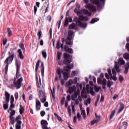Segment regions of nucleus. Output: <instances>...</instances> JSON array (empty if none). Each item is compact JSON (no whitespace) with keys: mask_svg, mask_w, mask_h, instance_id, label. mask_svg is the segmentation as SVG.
Wrapping results in <instances>:
<instances>
[{"mask_svg":"<svg viewBox=\"0 0 129 129\" xmlns=\"http://www.w3.org/2000/svg\"><path fill=\"white\" fill-rule=\"evenodd\" d=\"M79 89H82V84H77V87L75 85L70 87L67 91V93H69V94H71L74 92L73 95L72 96V100H75V104L79 103L78 100H75L77 98V96L80 94V90Z\"/></svg>","mask_w":129,"mask_h":129,"instance_id":"obj_1","label":"nucleus"},{"mask_svg":"<svg viewBox=\"0 0 129 129\" xmlns=\"http://www.w3.org/2000/svg\"><path fill=\"white\" fill-rule=\"evenodd\" d=\"M70 69H73V64H71L69 66L64 67L63 68V70H61L60 68H57L56 72L58 74L59 79L61 80V78H62V75H61V74L62 73L63 76L64 80H68V79L69 78V74L67 72L69 71Z\"/></svg>","mask_w":129,"mask_h":129,"instance_id":"obj_2","label":"nucleus"},{"mask_svg":"<svg viewBox=\"0 0 129 129\" xmlns=\"http://www.w3.org/2000/svg\"><path fill=\"white\" fill-rule=\"evenodd\" d=\"M17 79H18L17 80ZM22 82H23V77L20 73H16V79H14V86L16 87L17 89L21 88L22 86Z\"/></svg>","mask_w":129,"mask_h":129,"instance_id":"obj_3","label":"nucleus"},{"mask_svg":"<svg viewBox=\"0 0 129 129\" xmlns=\"http://www.w3.org/2000/svg\"><path fill=\"white\" fill-rule=\"evenodd\" d=\"M9 53L10 54V56L5 60L4 63L6 64L5 67V73L7 74L8 73V70L9 69V64H11L13 62L14 60V56L15 53L14 52H9Z\"/></svg>","mask_w":129,"mask_h":129,"instance_id":"obj_4","label":"nucleus"},{"mask_svg":"<svg viewBox=\"0 0 129 129\" xmlns=\"http://www.w3.org/2000/svg\"><path fill=\"white\" fill-rule=\"evenodd\" d=\"M85 17H76L74 19V21L76 22L77 26H79L81 28H86V24L82 23V21H87V19H85Z\"/></svg>","mask_w":129,"mask_h":129,"instance_id":"obj_5","label":"nucleus"},{"mask_svg":"<svg viewBox=\"0 0 129 129\" xmlns=\"http://www.w3.org/2000/svg\"><path fill=\"white\" fill-rule=\"evenodd\" d=\"M91 4H93L95 6H97L98 9H100L104 6L105 4V0H90Z\"/></svg>","mask_w":129,"mask_h":129,"instance_id":"obj_6","label":"nucleus"},{"mask_svg":"<svg viewBox=\"0 0 129 129\" xmlns=\"http://www.w3.org/2000/svg\"><path fill=\"white\" fill-rule=\"evenodd\" d=\"M108 73L110 77V79L111 80H114V81H116L117 80V78L116 77V72L114 69H112V73L111 74V70L110 69H108L107 70Z\"/></svg>","mask_w":129,"mask_h":129,"instance_id":"obj_7","label":"nucleus"},{"mask_svg":"<svg viewBox=\"0 0 129 129\" xmlns=\"http://www.w3.org/2000/svg\"><path fill=\"white\" fill-rule=\"evenodd\" d=\"M64 60L63 61V64H69L71 62V59L70 58V55L67 53L63 54Z\"/></svg>","mask_w":129,"mask_h":129,"instance_id":"obj_8","label":"nucleus"},{"mask_svg":"<svg viewBox=\"0 0 129 129\" xmlns=\"http://www.w3.org/2000/svg\"><path fill=\"white\" fill-rule=\"evenodd\" d=\"M85 8L87 10H89V11H90V13H91V12H96V7L91 5L90 4H86Z\"/></svg>","mask_w":129,"mask_h":129,"instance_id":"obj_9","label":"nucleus"},{"mask_svg":"<svg viewBox=\"0 0 129 129\" xmlns=\"http://www.w3.org/2000/svg\"><path fill=\"white\" fill-rule=\"evenodd\" d=\"M39 98L41 101V102H45L46 101V95H45V93L43 92L42 90H40L39 92Z\"/></svg>","mask_w":129,"mask_h":129,"instance_id":"obj_10","label":"nucleus"},{"mask_svg":"<svg viewBox=\"0 0 129 129\" xmlns=\"http://www.w3.org/2000/svg\"><path fill=\"white\" fill-rule=\"evenodd\" d=\"M86 89L88 92V93H90L91 95L94 96L95 95V93L93 91V87H90L89 88V85H87L86 87Z\"/></svg>","mask_w":129,"mask_h":129,"instance_id":"obj_11","label":"nucleus"},{"mask_svg":"<svg viewBox=\"0 0 129 129\" xmlns=\"http://www.w3.org/2000/svg\"><path fill=\"white\" fill-rule=\"evenodd\" d=\"M96 118L91 121V125H93V124H95V123H97L99 121H100V116L96 114L95 113Z\"/></svg>","mask_w":129,"mask_h":129,"instance_id":"obj_12","label":"nucleus"},{"mask_svg":"<svg viewBox=\"0 0 129 129\" xmlns=\"http://www.w3.org/2000/svg\"><path fill=\"white\" fill-rule=\"evenodd\" d=\"M36 80L37 83L38 90H39V89L43 88V85H42V83H41V78L39 77L38 81V76H37V75H36Z\"/></svg>","mask_w":129,"mask_h":129,"instance_id":"obj_13","label":"nucleus"},{"mask_svg":"<svg viewBox=\"0 0 129 129\" xmlns=\"http://www.w3.org/2000/svg\"><path fill=\"white\" fill-rule=\"evenodd\" d=\"M10 100L11 104L10 106V109H13V108H15V104H14V102L15 101V98H14V96L13 95L11 96Z\"/></svg>","mask_w":129,"mask_h":129,"instance_id":"obj_14","label":"nucleus"},{"mask_svg":"<svg viewBox=\"0 0 129 129\" xmlns=\"http://www.w3.org/2000/svg\"><path fill=\"white\" fill-rule=\"evenodd\" d=\"M64 39L63 38L62 39V44L61 45L60 43V40H58L57 41V45H56V49H57V50H58V49H60V48H61V49H64Z\"/></svg>","mask_w":129,"mask_h":129,"instance_id":"obj_15","label":"nucleus"},{"mask_svg":"<svg viewBox=\"0 0 129 129\" xmlns=\"http://www.w3.org/2000/svg\"><path fill=\"white\" fill-rule=\"evenodd\" d=\"M91 12H89L86 9H83L81 11V15H86V16H91Z\"/></svg>","mask_w":129,"mask_h":129,"instance_id":"obj_16","label":"nucleus"},{"mask_svg":"<svg viewBox=\"0 0 129 129\" xmlns=\"http://www.w3.org/2000/svg\"><path fill=\"white\" fill-rule=\"evenodd\" d=\"M41 108V102L37 99H36V109L37 110H40Z\"/></svg>","mask_w":129,"mask_h":129,"instance_id":"obj_17","label":"nucleus"},{"mask_svg":"<svg viewBox=\"0 0 129 129\" xmlns=\"http://www.w3.org/2000/svg\"><path fill=\"white\" fill-rule=\"evenodd\" d=\"M5 98H6V101L7 102V103H9L10 102V96H11V94H9V92L5 91Z\"/></svg>","mask_w":129,"mask_h":129,"instance_id":"obj_18","label":"nucleus"},{"mask_svg":"<svg viewBox=\"0 0 129 129\" xmlns=\"http://www.w3.org/2000/svg\"><path fill=\"white\" fill-rule=\"evenodd\" d=\"M114 69L117 73H119L120 71H121V70L119 69V66H118V63H117V62L116 61L114 62Z\"/></svg>","mask_w":129,"mask_h":129,"instance_id":"obj_19","label":"nucleus"},{"mask_svg":"<svg viewBox=\"0 0 129 129\" xmlns=\"http://www.w3.org/2000/svg\"><path fill=\"white\" fill-rule=\"evenodd\" d=\"M127 122H123L121 123V125L120 126L119 129H126L127 127Z\"/></svg>","mask_w":129,"mask_h":129,"instance_id":"obj_20","label":"nucleus"},{"mask_svg":"<svg viewBox=\"0 0 129 129\" xmlns=\"http://www.w3.org/2000/svg\"><path fill=\"white\" fill-rule=\"evenodd\" d=\"M73 34H74L73 31L70 30L69 31L68 39L69 40V41H70V40H72V38L73 37Z\"/></svg>","mask_w":129,"mask_h":129,"instance_id":"obj_21","label":"nucleus"},{"mask_svg":"<svg viewBox=\"0 0 129 129\" xmlns=\"http://www.w3.org/2000/svg\"><path fill=\"white\" fill-rule=\"evenodd\" d=\"M80 110L81 111V114L83 116V117H84V119H86V113L84 109H83V108L80 107Z\"/></svg>","mask_w":129,"mask_h":129,"instance_id":"obj_22","label":"nucleus"},{"mask_svg":"<svg viewBox=\"0 0 129 129\" xmlns=\"http://www.w3.org/2000/svg\"><path fill=\"white\" fill-rule=\"evenodd\" d=\"M64 51L66 52H69V53H70L71 54H72L73 53V50L67 46V45L64 46Z\"/></svg>","mask_w":129,"mask_h":129,"instance_id":"obj_23","label":"nucleus"},{"mask_svg":"<svg viewBox=\"0 0 129 129\" xmlns=\"http://www.w3.org/2000/svg\"><path fill=\"white\" fill-rule=\"evenodd\" d=\"M18 57L20 58L22 60L24 59V55L23 54V52H22V50L19 49H18Z\"/></svg>","mask_w":129,"mask_h":129,"instance_id":"obj_24","label":"nucleus"},{"mask_svg":"<svg viewBox=\"0 0 129 129\" xmlns=\"http://www.w3.org/2000/svg\"><path fill=\"white\" fill-rule=\"evenodd\" d=\"M118 63L119 65H120L121 66L125 64V61H124V60H123V58L122 57H120L118 60Z\"/></svg>","mask_w":129,"mask_h":129,"instance_id":"obj_25","label":"nucleus"},{"mask_svg":"<svg viewBox=\"0 0 129 129\" xmlns=\"http://www.w3.org/2000/svg\"><path fill=\"white\" fill-rule=\"evenodd\" d=\"M21 63V61L16 60V65L17 66V72L16 73H20L19 72V70H20V64Z\"/></svg>","mask_w":129,"mask_h":129,"instance_id":"obj_26","label":"nucleus"},{"mask_svg":"<svg viewBox=\"0 0 129 129\" xmlns=\"http://www.w3.org/2000/svg\"><path fill=\"white\" fill-rule=\"evenodd\" d=\"M71 22H72V18L71 17H67L66 19L64 26H67V25H68V23H71Z\"/></svg>","mask_w":129,"mask_h":129,"instance_id":"obj_27","label":"nucleus"},{"mask_svg":"<svg viewBox=\"0 0 129 129\" xmlns=\"http://www.w3.org/2000/svg\"><path fill=\"white\" fill-rule=\"evenodd\" d=\"M123 108H124V105L122 104V103H120V105L118 109V113L121 112V111L123 110Z\"/></svg>","mask_w":129,"mask_h":129,"instance_id":"obj_28","label":"nucleus"},{"mask_svg":"<svg viewBox=\"0 0 129 129\" xmlns=\"http://www.w3.org/2000/svg\"><path fill=\"white\" fill-rule=\"evenodd\" d=\"M21 119H22V117L21 116V115H18L15 119L16 123H22V121H21Z\"/></svg>","mask_w":129,"mask_h":129,"instance_id":"obj_29","label":"nucleus"},{"mask_svg":"<svg viewBox=\"0 0 129 129\" xmlns=\"http://www.w3.org/2000/svg\"><path fill=\"white\" fill-rule=\"evenodd\" d=\"M19 110L20 114H23L25 112V108H24V107L22 105H20Z\"/></svg>","mask_w":129,"mask_h":129,"instance_id":"obj_30","label":"nucleus"},{"mask_svg":"<svg viewBox=\"0 0 129 129\" xmlns=\"http://www.w3.org/2000/svg\"><path fill=\"white\" fill-rule=\"evenodd\" d=\"M90 102H91V99H90V98H89L87 100L84 101V104L85 105L87 106V105H88V104H89Z\"/></svg>","mask_w":129,"mask_h":129,"instance_id":"obj_31","label":"nucleus"},{"mask_svg":"<svg viewBox=\"0 0 129 129\" xmlns=\"http://www.w3.org/2000/svg\"><path fill=\"white\" fill-rule=\"evenodd\" d=\"M123 58L127 61L129 60V54L127 53H125L123 54Z\"/></svg>","mask_w":129,"mask_h":129,"instance_id":"obj_32","label":"nucleus"},{"mask_svg":"<svg viewBox=\"0 0 129 129\" xmlns=\"http://www.w3.org/2000/svg\"><path fill=\"white\" fill-rule=\"evenodd\" d=\"M69 29L75 30L76 29V25H75L74 23H72L71 25L69 26Z\"/></svg>","mask_w":129,"mask_h":129,"instance_id":"obj_33","label":"nucleus"},{"mask_svg":"<svg viewBox=\"0 0 129 129\" xmlns=\"http://www.w3.org/2000/svg\"><path fill=\"white\" fill-rule=\"evenodd\" d=\"M41 73L42 76H44V63L41 62Z\"/></svg>","mask_w":129,"mask_h":129,"instance_id":"obj_34","label":"nucleus"},{"mask_svg":"<svg viewBox=\"0 0 129 129\" xmlns=\"http://www.w3.org/2000/svg\"><path fill=\"white\" fill-rule=\"evenodd\" d=\"M99 21V18H95L93 19L90 22L91 24H94V23H96V22H98Z\"/></svg>","mask_w":129,"mask_h":129,"instance_id":"obj_35","label":"nucleus"},{"mask_svg":"<svg viewBox=\"0 0 129 129\" xmlns=\"http://www.w3.org/2000/svg\"><path fill=\"white\" fill-rule=\"evenodd\" d=\"M61 55H62V53L57 51V58L56 60H60V58H61Z\"/></svg>","mask_w":129,"mask_h":129,"instance_id":"obj_36","label":"nucleus"},{"mask_svg":"<svg viewBox=\"0 0 129 129\" xmlns=\"http://www.w3.org/2000/svg\"><path fill=\"white\" fill-rule=\"evenodd\" d=\"M21 124H22V123H16L15 125V128L16 129H21Z\"/></svg>","mask_w":129,"mask_h":129,"instance_id":"obj_37","label":"nucleus"},{"mask_svg":"<svg viewBox=\"0 0 129 129\" xmlns=\"http://www.w3.org/2000/svg\"><path fill=\"white\" fill-rule=\"evenodd\" d=\"M81 95L82 97H83V98H87V95L86 94V93L84 92H83V91H82L81 92Z\"/></svg>","mask_w":129,"mask_h":129,"instance_id":"obj_38","label":"nucleus"},{"mask_svg":"<svg viewBox=\"0 0 129 129\" xmlns=\"http://www.w3.org/2000/svg\"><path fill=\"white\" fill-rule=\"evenodd\" d=\"M10 119L11 123L14 124L15 123V119H14V116H10Z\"/></svg>","mask_w":129,"mask_h":129,"instance_id":"obj_39","label":"nucleus"},{"mask_svg":"<svg viewBox=\"0 0 129 129\" xmlns=\"http://www.w3.org/2000/svg\"><path fill=\"white\" fill-rule=\"evenodd\" d=\"M101 89V87H97V86L95 85L94 86V89H95V91H96V92H98V91H99V90H100V89Z\"/></svg>","mask_w":129,"mask_h":129,"instance_id":"obj_40","label":"nucleus"},{"mask_svg":"<svg viewBox=\"0 0 129 129\" xmlns=\"http://www.w3.org/2000/svg\"><path fill=\"white\" fill-rule=\"evenodd\" d=\"M68 84L69 86H71L73 84H74V81L72 80H70L68 82Z\"/></svg>","mask_w":129,"mask_h":129,"instance_id":"obj_41","label":"nucleus"},{"mask_svg":"<svg viewBox=\"0 0 129 129\" xmlns=\"http://www.w3.org/2000/svg\"><path fill=\"white\" fill-rule=\"evenodd\" d=\"M39 65H40V60H38L36 64V68H35V71H38V69L39 68Z\"/></svg>","mask_w":129,"mask_h":129,"instance_id":"obj_42","label":"nucleus"},{"mask_svg":"<svg viewBox=\"0 0 129 129\" xmlns=\"http://www.w3.org/2000/svg\"><path fill=\"white\" fill-rule=\"evenodd\" d=\"M42 53L43 58H45V59H46V58H47V52H46V50L42 51Z\"/></svg>","mask_w":129,"mask_h":129,"instance_id":"obj_43","label":"nucleus"},{"mask_svg":"<svg viewBox=\"0 0 129 129\" xmlns=\"http://www.w3.org/2000/svg\"><path fill=\"white\" fill-rule=\"evenodd\" d=\"M67 45H72V42H71V40H69L68 37L66 40Z\"/></svg>","mask_w":129,"mask_h":129,"instance_id":"obj_44","label":"nucleus"},{"mask_svg":"<svg viewBox=\"0 0 129 129\" xmlns=\"http://www.w3.org/2000/svg\"><path fill=\"white\" fill-rule=\"evenodd\" d=\"M3 107H4V109H5V110H7V109H8V107H9V104L7 103V104H3Z\"/></svg>","mask_w":129,"mask_h":129,"instance_id":"obj_45","label":"nucleus"},{"mask_svg":"<svg viewBox=\"0 0 129 129\" xmlns=\"http://www.w3.org/2000/svg\"><path fill=\"white\" fill-rule=\"evenodd\" d=\"M79 9L76 8L74 10V13L77 14V15H81V11H79Z\"/></svg>","mask_w":129,"mask_h":129,"instance_id":"obj_46","label":"nucleus"},{"mask_svg":"<svg viewBox=\"0 0 129 129\" xmlns=\"http://www.w3.org/2000/svg\"><path fill=\"white\" fill-rule=\"evenodd\" d=\"M16 114V111L15 110H12L11 112H10V116H14Z\"/></svg>","mask_w":129,"mask_h":129,"instance_id":"obj_47","label":"nucleus"},{"mask_svg":"<svg viewBox=\"0 0 129 129\" xmlns=\"http://www.w3.org/2000/svg\"><path fill=\"white\" fill-rule=\"evenodd\" d=\"M77 118H78V120H79V121L81 120L82 117H81V115H80V112L77 113Z\"/></svg>","mask_w":129,"mask_h":129,"instance_id":"obj_48","label":"nucleus"},{"mask_svg":"<svg viewBox=\"0 0 129 129\" xmlns=\"http://www.w3.org/2000/svg\"><path fill=\"white\" fill-rule=\"evenodd\" d=\"M7 31H8V33L9 37H11V36H12V30H11V29L8 28H7Z\"/></svg>","mask_w":129,"mask_h":129,"instance_id":"obj_49","label":"nucleus"},{"mask_svg":"<svg viewBox=\"0 0 129 129\" xmlns=\"http://www.w3.org/2000/svg\"><path fill=\"white\" fill-rule=\"evenodd\" d=\"M119 80L120 83H121V82H122L124 80V78L122 76H119Z\"/></svg>","mask_w":129,"mask_h":129,"instance_id":"obj_50","label":"nucleus"},{"mask_svg":"<svg viewBox=\"0 0 129 129\" xmlns=\"http://www.w3.org/2000/svg\"><path fill=\"white\" fill-rule=\"evenodd\" d=\"M51 93L52 94L53 98H55V97L54 96V94H55V88L54 87L52 88V90L51 89Z\"/></svg>","mask_w":129,"mask_h":129,"instance_id":"obj_51","label":"nucleus"},{"mask_svg":"<svg viewBox=\"0 0 129 129\" xmlns=\"http://www.w3.org/2000/svg\"><path fill=\"white\" fill-rule=\"evenodd\" d=\"M113 83L112 82H110V81H108L107 82V86L108 87H110L111 85H112Z\"/></svg>","mask_w":129,"mask_h":129,"instance_id":"obj_52","label":"nucleus"},{"mask_svg":"<svg viewBox=\"0 0 129 129\" xmlns=\"http://www.w3.org/2000/svg\"><path fill=\"white\" fill-rule=\"evenodd\" d=\"M114 113H115V110L113 111L112 113L111 114L110 116V119H111L113 117V115H114Z\"/></svg>","mask_w":129,"mask_h":129,"instance_id":"obj_53","label":"nucleus"},{"mask_svg":"<svg viewBox=\"0 0 129 129\" xmlns=\"http://www.w3.org/2000/svg\"><path fill=\"white\" fill-rule=\"evenodd\" d=\"M37 35L39 36V39H41V36L42 35V32H41V31L39 30L38 31Z\"/></svg>","mask_w":129,"mask_h":129,"instance_id":"obj_54","label":"nucleus"},{"mask_svg":"<svg viewBox=\"0 0 129 129\" xmlns=\"http://www.w3.org/2000/svg\"><path fill=\"white\" fill-rule=\"evenodd\" d=\"M37 11H38V8H37V6H35L34 7V13L35 15H36V13H37Z\"/></svg>","mask_w":129,"mask_h":129,"instance_id":"obj_55","label":"nucleus"},{"mask_svg":"<svg viewBox=\"0 0 129 129\" xmlns=\"http://www.w3.org/2000/svg\"><path fill=\"white\" fill-rule=\"evenodd\" d=\"M15 99H18V98H19V93L18 92L15 93Z\"/></svg>","mask_w":129,"mask_h":129,"instance_id":"obj_56","label":"nucleus"},{"mask_svg":"<svg viewBox=\"0 0 129 129\" xmlns=\"http://www.w3.org/2000/svg\"><path fill=\"white\" fill-rule=\"evenodd\" d=\"M45 114H46V112L44 111H41L40 112V115L41 116H44V115H45Z\"/></svg>","mask_w":129,"mask_h":129,"instance_id":"obj_57","label":"nucleus"},{"mask_svg":"<svg viewBox=\"0 0 129 129\" xmlns=\"http://www.w3.org/2000/svg\"><path fill=\"white\" fill-rule=\"evenodd\" d=\"M19 46L22 50H25V46H24V44H21Z\"/></svg>","mask_w":129,"mask_h":129,"instance_id":"obj_58","label":"nucleus"},{"mask_svg":"<svg viewBox=\"0 0 129 129\" xmlns=\"http://www.w3.org/2000/svg\"><path fill=\"white\" fill-rule=\"evenodd\" d=\"M72 111L75 114V111H76V110L75 109V108L74 107V105L72 106Z\"/></svg>","mask_w":129,"mask_h":129,"instance_id":"obj_59","label":"nucleus"},{"mask_svg":"<svg viewBox=\"0 0 129 129\" xmlns=\"http://www.w3.org/2000/svg\"><path fill=\"white\" fill-rule=\"evenodd\" d=\"M127 72H128V68L125 67L124 74H127Z\"/></svg>","mask_w":129,"mask_h":129,"instance_id":"obj_60","label":"nucleus"},{"mask_svg":"<svg viewBox=\"0 0 129 129\" xmlns=\"http://www.w3.org/2000/svg\"><path fill=\"white\" fill-rule=\"evenodd\" d=\"M97 83H98V84H101V83H102V82H101V79L98 78Z\"/></svg>","mask_w":129,"mask_h":129,"instance_id":"obj_61","label":"nucleus"},{"mask_svg":"<svg viewBox=\"0 0 129 129\" xmlns=\"http://www.w3.org/2000/svg\"><path fill=\"white\" fill-rule=\"evenodd\" d=\"M68 111H69V116H71V109H70V107H68Z\"/></svg>","mask_w":129,"mask_h":129,"instance_id":"obj_62","label":"nucleus"},{"mask_svg":"<svg viewBox=\"0 0 129 129\" xmlns=\"http://www.w3.org/2000/svg\"><path fill=\"white\" fill-rule=\"evenodd\" d=\"M74 81V84H76L77 83V78H75L73 80Z\"/></svg>","mask_w":129,"mask_h":129,"instance_id":"obj_63","label":"nucleus"},{"mask_svg":"<svg viewBox=\"0 0 129 129\" xmlns=\"http://www.w3.org/2000/svg\"><path fill=\"white\" fill-rule=\"evenodd\" d=\"M102 84H106V79H103L102 82Z\"/></svg>","mask_w":129,"mask_h":129,"instance_id":"obj_64","label":"nucleus"}]
</instances>
